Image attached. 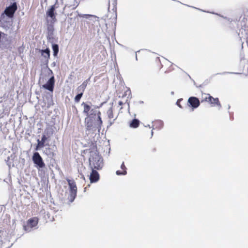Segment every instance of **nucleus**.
Here are the masks:
<instances>
[{"instance_id": "obj_25", "label": "nucleus", "mask_w": 248, "mask_h": 248, "mask_svg": "<svg viewBox=\"0 0 248 248\" xmlns=\"http://www.w3.org/2000/svg\"><path fill=\"white\" fill-rule=\"evenodd\" d=\"M87 84H88L87 80H85L82 83V84L81 85H80V86L81 87V88H82L83 90H85L87 87Z\"/></svg>"}, {"instance_id": "obj_12", "label": "nucleus", "mask_w": 248, "mask_h": 248, "mask_svg": "<svg viewBox=\"0 0 248 248\" xmlns=\"http://www.w3.org/2000/svg\"><path fill=\"white\" fill-rule=\"evenodd\" d=\"M211 96L209 94L203 93L202 95L201 102H207L209 103L211 102Z\"/></svg>"}, {"instance_id": "obj_9", "label": "nucleus", "mask_w": 248, "mask_h": 248, "mask_svg": "<svg viewBox=\"0 0 248 248\" xmlns=\"http://www.w3.org/2000/svg\"><path fill=\"white\" fill-rule=\"evenodd\" d=\"M99 179V175L98 172L92 169V171L90 174V180L91 183H95L98 181Z\"/></svg>"}, {"instance_id": "obj_30", "label": "nucleus", "mask_w": 248, "mask_h": 248, "mask_svg": "<svg viewBox=\"0 0 248 248\" xmlns=\"http://www.w3.org/2000/svg\"><path fill=\"white\" fill-rule=\"evenodd\" d=\"M155 62H157V63H160V60L159 59V58L157 57L155 59Z\"/></svg>"}, {"instance_id": "obj_15", "label": "nucleus", "mask_w": 248, "mask_h": 248, "mask_svg": "<svg viewBox=\"0 0 248 248\" xmlns=\"http://www.w3.org/2000/svg\"><path fill=\"white\" fill-rule=\"evenodd\" d=\"M140 125V121L139 120L134 119L132 120L130 123V127L134 128H136L139 127Z\"/></svg>"}, {"instance_id": "obj_23", "label": "nucleus", "mask_w": 248, "mask_h": 248, "mask_svg": "<svg viewBox=\"0 0 248 248\" xmlns=\"http://www.w3.org/2000/svg\"><path fill=\"white\" fill-rule=\"evenodd\" d=\"M83 94L82 93H79L75 97V101L76 103H78L82 97Z\"/></svg>"}, {"instance_id": "obj_2", "label": "nucleus", "mask_w": 248, "mask_h": 248, "mask_svg": "<svg viewBox=\"0 0 248 248\" xmlns=\"http://www.w3.org/2000/svg\"><path fill=\"white\" fill-rule=\"evenodd\" d=\"M90 165L92 169L100 170L103 166V159L100 157L95 155V157L90 158Z\"/></svg>"}, {"instance_id": "obj_21", "label": "nucleus", "mask_w": 248, "mask_h": 248, "mask_svg": "<svg viewBox=\"0 0 248 248\" xmlns=\"http://www.w3.org/2000/svg\"><path fill=\"white\" fill-rule=\"evenodd\" d=\"M90 52L91 50L90 49L87 50L86 53L85 52V51L83 52L82 58L84 61H86L87 58H90Z\"/></svg>"}, {"instance_id": "obj_26", "label": "nucleus", "mask_w": 248, "mask_h": 248, "mask_svg": "<svg viewBox=\"0 0 248 248\" xmlns=\"http://www.w3.org/2000/svg\"><path fill=\"white\" fill-rule=\"evenodd\" d=\"M77 92L78 93H82V94L83 93V92H84V90H83L82 88H81V87L79 86H78V88H77Z\"/></svg>"}, {"instance_id": "obj_6", "label": "nucleus", "mask_w": 248, "mask_h": 248, "mask_svg": "<svg viewBox=\"0 0 248 248\" xmlns=\"http://www.w3.org/2000/svg\"><path fill=\"white\" fill-rule=\"evenodd\" d=\"M188 105L192 108H197L200 105L199 99L196 97H190L188 99Z\"/></svg>"}, {"instance_id": "obj_1", "label": "nucleus", "mask_w": 248, "mask_h": 248, "mask_svg": "<svg viewBox=\"0 0 248 248\" xmlns=\"http://www.w3.org/2000/svg\"><path fill=\"white\" fill-rule=\"evenodd\" d=\"M69 187L70 195L69 200L70 202H73L77 196V187L75 182L73 180H67Z\"/></svg>"}, {"instance_id": "obj_19", "label": "nucleus", "mask_w": 248, "mask_h": 248, "mask_svg": "<svg viewBox=\"0 0 248 248\" xmlns=\"http://www.w3.org/2000/svg\"><path fill=\"white\" fill-rule=\"evenodd\" d=\"M52 49L53 50V55L57 56L59 52V46L57 44H53L52 45Z\"/></svg>"}, {"instance_id": "obj_7", "label": "nucleus", "mask_w": 248, "mask_h": 248, "mask_svg": "<svg viewBox=\"0 0 248 248\" xmlns=\"http://www.w3.org/2000/svg\"><path fill=\"white\" fill-rule=\"evenodd\" d=\"M55 84L54 77H51L47 81L46 83L43 85V87L49 91L52 92L54 89Z\"/></svg>"}, {"instance_id": "obj_33", "label": "nucleus", "mask_w": 248, "mask_h": 248, "mask_svg": "<svg viewBox=\"0 0 248 248\" xmlns=\"http://www.w3.org/2000/svg\"><path fill=\"white\" fill-rule=\"evenodd\" d=\"M153 130H152V135H153Z\"/></svg>"}, {"instance_id": "obj_8", "label": "nucleus", "mask_w": 248, "mask_h": 248, "mask_svg": "<svg viewBox=\"0 0 248 248\" xmlns=\"http://www.w3.org/2000/svg\"><path fill=\"white\" fill-rule=\"evenodd\" d=\"M38 222V218L36 217H34L30 218L27 221V226H24L25 229L27 230L26 228L27 227H30L31 228H32L34 227H35L37 225Z\"/></svg>"}, {"instance_id": "obj_16", "label": "nucleus", "mask_w": 248, "mask_h": 248, "mask_svg": "<svg viewBox=\"0 0 248 248\" xmlns=\"http://www.w3.org/2000/svg\"><path fill=\"white\" fill-rule=\"evenodd\" d=\"M211 102L209 103L212 106H215L216 105L220 106V104L218 98H214L211 96Z\"/></svg>"}, {"instance_id": "obj_3", "label": "nucleus", "mask_w": 248, "mask_h": 248, "mask_svg": "<svg viewBox=\"0 0 248 248\" xmlns=\"http://www.w3.org/2000/svg\"><path fill=\"white\" fill-rule=\"evenodd\" d=\"M17 9V4L14 2L12 5L7 7L4 11V13L7 17L12 18L14 17L16 11Z\"/></svg>"}, {"instance_id": "obj_14", "label": "nucleus", "mask_w": 248, "mask_h": 248, "mask_svg": "<svg viewBox=\"0 0 248 248\" xmlns=\"http://www.w3.org/2000/svg\"><path fill=\"white\" fill-rule=\"evenodd\" d=\"M42 55L45 58L49 59L50 58V50L48 48L46 49L41 50Z\"/></svg>"}, {"instance_id": "obj_20", "label": "nucleus", "mask_w": 248, "mask_h": 248, "mask_svg": "<svg viewBox=\"0 0 248 248\" xmlns=\"http://www.w3.org/2000/svg\"><path fill=\"white\" fill-rule=\"evenodd\" d=\"M107 115L109 119L111 120L114 118V114L112 108H110L107 111Z\"/></svg>"}, {"instance_id": "obj_24", "label": "nucleus", "mask_w": 248, "mask_h": 248, "mask_svg": "<svg viewBox=\"0 0 248 248\" xmlns=\"http://www.w3.org/2000/svg\"><path fill=\"white\" fill-rule=\"evenodd\" d=\"M98 111L93 110V109H91L89 116H91V117H93V116H97V113H98Z\"/></svg>"}, {"instance_id": "obj_10", "label": "nucleus", "mask_w": 248, "mask_h": 248, "mask_svg": "<svg viewBox=\"0 0 248 248\" xmlns=\"http://www.w3.org/2000/svg\"><path fill=\"white\" fill-rule=\"evenodd\" d=\"M163 126V123L160 120H156L153 123V129H160Z\"/></svg>"}, {"instance_id": "obj_11", "label": "nucleus", "mask_w": 248, "mask_h": 248, "mask_svg": "<svg viewBox=\"0 0 248 248\" xmlns=\"http://www.w3.org/2000/svg\"><path fill=\"white\" fill-rule=\"evenodd\" d=\"M81 105L83 107V113L85 114L88 117H89V111L91 110V106L85 102H82Z\"/></svg>"}, {"instance_id": "obj_27", "label": "nucleus", "mask_w": 248, "mask_h": 248, "mask_svg": "<svg viewBox=\"0 0 248 248\" xmlns=\"http://www.w3.org/2000/svg\"><path fill=\"white\" fill-rule=\"evenodd\" d=\"M47 139V138L46 137V136L44 135H43V136L42 137L41 141L45 143Z\"/></svg>"}, {"instance_id": "obj_29", "label": "nucleus", "mask_w": 248, "mask_h": 248, "mask_svg": "<svg viewBox=\"0 0 248 248\" xmlns=\"http://www.w3.org/2000/svg\"><path fill=\"white\" fill-rule=\"evenodd\" d=\"M11 25H12V23H11V22H10V21H8V22H7L6 26H7V27L11 26Z\"/></svg>"}, {"instance_id": "obj_13", "label": "nucleus", "mask_w": 248, "mask_h": 248, "mask_svg": "<svg viewBox=\"0 0 248 248\" xmlns=\"http://www.w3.org/2000/svg\"><path fill=\"white\" fill-rule=\"evenodd\" d=\"M121 169L122 170H117L116 171V174L118 175H125L127 173L126 172V168L125 166L124 162H123L121 166Z\"/></svg>"}, {"instance_id": "obj_4", "label": "nucleus", "mask_w": 248, "mask_h": 248, "mask_svg": "<svg viewBox=\"0 0 248 248\" xmlns=\"http://www.w3.org/2000/svg\"><path fill=\"white\" fill-rule=\"evenodd\" d=\"M55 5H52L50 8L46 11V15L47 17H50L51 18L49 21L47 20L48 23H51L54 24L57 20L56 18V14L55 13Z\"/></svg>"}, {"instance_id": "obj_22", "label": "nucleus", "mask_w": 248, "mask_h": 248, "mask_svg": "<svg viewBox=\"0 0 248 248\" xmlns=\"http://www.w3.org/2000/svg\"><path fill=\"white\" fill-rule=\"evenodd\" d=\"M38 144L36 148V150H38L40 148H41L45 146V143L42 141L41 140H38Z\"/></svg>"}, {"instance_id": "obj_28", "label": "nucleus", "mask_w": 248, "mask_h": 248, "mask_svg": "<svg viewBox=\"0 0 248 248\" xmlns=\"http://www.w3.org/2000/svg\"><path fill=\"white\" fill-rule=\"evenodd\" d=\"M183 100L182 99H180L179 100H178V101H177V105L180 108H183L182 106L180 104V102L182 101Z\"/></svg>"}, {"instance_id": "obj_17", "label": "nucleus", "mask_w": 248, "mask_h": 248, "mask_svg": "<svg viewBox=\"0 0 248 248\" xmlns=\"http://www.w3.org/2000/svg\"><path fill=\"white\" fill-rule=\"evenodd\" d=\"M101 112L100 111H98V113H97V118L96 120V123H97V125H98V127H99V128L101 127V126L102 125V124H103V122L101 119Z\"/></svg>"}, {"instance_id": "obj_32", "label": "nucleus", "mask_w": 248, "mask_h": 248, "mask_svg": "<svg viewBox=\"0 0 248 248\" xmlns=\"http://www.w3.org/2000/svg\"><path fill=\"white\" fill-rule=\"evenodd\" d=\"M115 119H114L113 120V121H109L110 125H111V124H113L114 121H115Z\"/></svg>"}, {"instance_id": "obj_5", "label": "nucleus", "mask_w": 248, "mask_h": 248, "mask_svg": "<svg viewBox=\"0 0 248 248\" xmlns=\"http://www.w3.org/2000/svg\"><path fill=\"white\" fill-rule=\"evenodd\" d=\"M32 160L34 163L37 165L39 168H42L44 167L45 166L41 156L37 152H35L33 154Z\"/></svg>"}, {"instance_id": "obj_18", "label": "nucleus", "mask_w": 248, "mask_h": 248, "mask_svg": "<svg viewBox=\"0 0 248 248\" xmlns=\"http://www.w3.org/2000/svg\"><path fill=\"white\" fill-rule=\"evenodd\" d=\"M47 29L48 31V33L49 35H52L54 31L53 24L49 23V24L47 25Z\"/></svg>"}, {"instance_id": "obj_31", "label": "nucleus", "mask_w": 248, "mask_h": 248, "mask_svg": "<svg viewBox=\"0 0 248 248\" xmlns=\"http://www.w3.org/2000/svg\"><path fill=\"white\" fill-rule=\"evenodd\" d=\"M118 104L120 106H122L124 104V103L121 101H120L119 102H118Z\"/></svg>"}]
</instances>
